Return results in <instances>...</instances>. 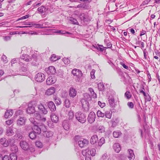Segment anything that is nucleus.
Listing matches in <instances>:
<instances>
[{
  "instance_id": "f257e3e1",
  "label": "nucleus",
  "mask_w": 160,
  "mask_h": 160,
  "mask_svg": "<svg viewBox=\"0 0 160 160\" xmlns=\"http://www.w3.org/2000/svg\"><path fill=\"white\" fill-rule=\"evenodd\" d=\"M82 154L85 158V160H91V156H94L96 154V150L94 148H87L82 151Z\"/></svg>"
},
{
  "instance_id": "f03ea898",
  "label": "nucleus",
  "mask_w": 160,
  "mask_h": 160,
  "mask_svg": "<svg viewBox=\"0 0 160 160\" xmlns=\"http://www.w3.org/2000/svg\"><path fill=\"white\" fill-rule=\"evenodd\" d=\"M76 119L80 123H84L86 121V115L81 112H78L75 113Z\"/></svg>"
},
{
  "instance_id": "7ed1b4c3",
  "label": "nucleus",
  "mask_w": 160,
  "mask_h": 160,
  "mask_svg": "<svg viewBox=\"0 0 160 160\" xmlns=\"http://www.w3.org/2000/svg\"><path fill=\"white\" fill-rule=\"evenodd\" d=\"M79 18L82 21L84 22L90 21L92 19L91 17L87 13H81L79 15Z\"/></svg>"
},
{
  "instance_id": "20e7f679",
  "label": "nucleus",
  "mask_w": 160,
  "mask_h": 160,
  "mask_svg": "<svg viewBox=\"0 0 160 160\" xmlns=\"http://www.w3.org/2000/svg\"><path fill=\"white\" fill-rule=\"evenodd\" d=\"M21 58L26 62H29L32 59H33L36 61V60L37 59V56L36 55L33 54L32 58H31L29 55L27 54H23L21 56Z\"/></svg>"
},
{
  "instance_id": "39448f33",
  "label": "nucleus",
  "mask_w": 160,
  "mask_h": 160,
  "mask_svg": "<svg viewBox=\"0 0 160 160\" xmlns=\"http://www.w3.org/2000/svg\"><path fill=\"white\" fill-rule=\"evenodd\" d=\"M82 107L85 111H87L89 110V102L85 98L82 99L81 100Z\"/></svg>"
},
{
  "instance_id": "423d86ee",
  "label": "nucleus",
  "mask_w": 160,
  "mask_h": 160,
  "mask_svg": "<svg viewBox=\"0 0 160 160\" xmlns=\"http://www.w3.org/2000/svg\"><path fill=\"white\" fill-rule=\"evenodd\" d=\"M35 79V80L38 82H42L45 79V75L43 73H38L36 75Z\"/></svg>"
},
{
  "instance_id": "0eeeda50",
  "label": "nucleus",
  "mask_w": 160,
  "mask_h": 160,
  "mask_svg": "<svg viewBox=\"0 0 160 160\" xmlns=\"http://www.w3.org/2000/svg\"><path fill=\"white\" fill-rule=\"evenodd\" d=\"M26 119L23 117H19L17 120V124L18 126H21L25 125Z\"/></svg>"
},
{
  "instance_id": "6e6552de",
  "label": "nucleus",
  "mask_w": 160,
  "mask_h": 160,
  "mask_svg": "<svg viewBox=\"0 0 160 160\" xmlns=\"http://www.w3.org/2000/svg\"><path fill=\"white\" fill-rule=\"evenodd\" d=\"M96 115L93 112H90L88 115V121L90 123H93L95 121Z\"/></svg>"
},
{
  "instance_id": "1a4fd4ad",
  "label": "nucleus",
  "mask_w": 160,
  "mask_h": 160,
  "mask_svg": "<svg viewBox=\"0 0 160 160\" xmlns=\"http://www.w3.org/2000/svg\"><path fill=\"white\" fill-rule=\"evenodd\" d=\"M21 148L24 150H28L29 148L28 144L25 141L22 140L19 142Z\"/></svg>"
},
{
  "instance_id": "9d476101",
  "label": "nucleus",
  "mask_w": 160,
  "mask_h": 160,
  "mask_svg": "<svg viewBox=\"0 0 160 160\" xmlns=\"http://www.w3.org/2000/svg\"><path fill=\"white\" fill-rule=\"evenodd\" d=\"M48 10V8L44 6H42L38 7L37 9L38 12L42 15H45Z\"/></svg>"
},
{
  "instance_id": "9b49d317",
  "label": "nucleus",
  "mask_w": 160,
  "mask_h": 160,
  "mask_svg": "<svg viewBox=\"0 0 160 160\" xmlns=\"http://www.w3.org/2000/svg\"><path fill=\"white\" fill-rule=\"evenodd\" d=\"M27 112L29 114H33L35 112V107L31 104H29L26 110Z\"/></svg>"
},
{
  "instance_id": "f8f14e48",
  "label": "nucleus",
  "mask_w": 160,
  "mask_h": 160,
  "mask_svg": "<svg viewBox=\"0 0 160 160\" xmlns=\"http://www.w3.org/2000/svg\"><path fill=\"white\" fill-rule=\"evenodd\" d=\"M56 80L54 76L49 77L46 80V83L48 85H50L54 83Z\"/></svg>"
},
{
  "instance_id": "ddd939ff",
  "label": "nucleus",
  "mask_w": 160,
  "mask_h": 160,
  "mask_svg": "<svg viewBox=\"0 0 160 160\" xmlns=\"http://www.w3.org/2000/svg\"><path fill=\"white\" fill-rule=\"evenodd\" d=\"M48 108L52 112L55 111L56 110V107L52 101H49L47 103Z\"/></svg>"
},
{
  "instance_id": "4468645a",
  "label": "nucleus",
  "mask_w": 160,
  "mask_h": 160,
  "mask_svg": "<svg viewBox=\"0 0 160 160\" xmlns=\"http://www.w3.org/2000/svg\"><path fill=\"white\" fill-rule=\"evenodd\" d=\"M69 96L73 98L77 95V91L73 88H70L69 89Z\"/></svg>"
},
{
  "instance_id": "2eb2a0df",
  "label": "nucleus",
  "mask_w": 160,
  "mask_h": 160,
  "mask_svg": "<svg viewBox=\"0 0 160 160\" xmlns=\"http://www.w3.org/2000/svg\"><path fill=\"white\" fill-rule=\"evenodd\" d=\"M56 72L55 68L52 66L49 67L47 70V72L49 75L54 74L56 73Z\"/></svg>"
},
{
  "instance_id": "dca6fc26",
  "label": "nucleus",
  "mask_w": 160,
  "mask_h": 160,
  "mask_svg": "<svg viewBox=\"0 0 160 160\" xmlns=\"http://www.w3.org/2000/svg\"><path fill=\"white\" fill-rule=\"evenodd\" d=\"M72 74L74 76L79 77L82 76V73L81 71L79 69H74L72 71Z\"/></svg>"
},
{
  "instance_id": "f3484780",
  "label": "nucleus",
  "mask_w": 160,
  "mask_h": 160,
  "mask_svg": "<svg viewBox=\"0 0 160 160\" xmlns=\"http://www.w3.org/2000/svg\"><path fill=\"white\" fill-rule=\"evenodd\" d=\"M88 141L85 139H83L78 141V144L80 147L81 148L83 147L86 146L88 143Z\"/></svg>"
},
{
  "instance_id": "a211bd4d",
  "label": "nucleus",
  "mask_w": 160,
  "mask_h": 160,
  "mask_svg": "<svg viewBox=\"0 0 160 160\" xmlns=\"http://www.w3.org/2000/svg\"><path fill=\"white\" fill-rule=\"evenodd\" d=\"M36 124L34 125L32 128V130L34 132L38 134H40L41 131V128L39 127L38 125Z\"/></svg>"
},
{
  "instance_id": "6ab92c4d",
  "label": "nucleus",
  "mask_w": 160,
  "mask_h": 160,
  "mask_svg": "<svg viewBox=\"0 0 160 160\" xmlns=\"http://www.w3.org/2000/svg\"><path fill=\"white\" fill-rule=\"evenodd\" d=\"M55 88L54 87H51L47 89L45 92V94L47 95H51L55 93Z\"/></svg>"
},
{
  "instance_id": "aec40b11",
  "label": "nucleus",
  "mask_w": 160,
  "mask_h": 160,
  "mask_svg": "<svg viewBox=\"0 0 160 160\" xmlns=\"http://www.w3.org/2000/svg\"><path fill=\"white\" fill-rule=\"evenodd\" d=\"M0 142L3 146L7 147L9 145L8 141L5 138H2L0 139Z\"/></svg>"
},
{
  "instance_id": "412c9836",
  "label": "nucleus",
  "mask_w": 160,
  "mask_h": 160,
  "mask_svg": "<svg viewBox=\"0 0 160 160\" xmlns=\"http://www.w3.org/2000/svg\"><path fill=\"white\" fill-rule=\"evenodd\" d=\"M53 132L49 131H45L43 132V135L44 137L49 138L52 137L53 135Z\"/></svg>"
},
{
  "instance_id": "4be33fe9",
  "label": "nucleus",
  "mask_w": 160,
  "mask_h": 160,
  "mask_svg": "<svg viewBox=\"0 0 160 160\" xmlns=\"http://www.w3.org/2000/svg\"><path fill=\"white\" fill-rule=\"evenodd\" d=\"M98 140V136L96 135H93L92 137L90 140V142L92 144L96 143Z\"/></svg>"
},
{
  "instance_id": "5701e85b",
  "label": "nucleus",
  "mask_w": 160,
  "mask_h": 160,
  "mask_svg": "<svg viewBox=\"0 0 160 160\" xmlns=\"http://www.w3.org/2000/svg\"><path fill=\"white\" fill-rule=\"evenodd\" d=\"M129 155L128 157L130 160H132L135 158V155L133 151L131 149L128 150Z\"/></svg>"
},
{
  "instance_id": "b1692460",
  "label": "nucleus",
  "mask_w": 160,
  "mask_h": 160,
  "mask_svg": "<svg viewBox=\"0 0 160 160\" xmlns=\"http://www.w3.org/2000/svg\"><path fill=\"white\" fill-rule=\"evenodd\" d=\"M38 109L41 111L44 114H46L48 112V111L45 108L44 106L42 104L38 105Z\"/></svg>"
},
{
  "instance_id": "393cba45",
  "label": "nucleus",
  "mask_w": 160,
  "mask_h": 160,
  "mask_svg": "<svg viewBox=\"0 0 160 160\" xmlns=\"http://www.w3.org/2000/svg\"><path fill=\"white\" fill-rule=\"evenodd\" d=\"M51 118L52 121L57 123L58 121V117L55 113H52L51 115Z\"/></svg>"
},
{
  "instance_id": "a878e982",
  "label": "nucleus",
  "mask_w": 160,
  "mask_h": 160,
  "mask_svg": "<svg viewBox=\"0 0 160 160\" xmlns=\"http://www.w3.org/2000/svg\"><path fill=\"white\" fill-rule=\"evenodd\" d=\"M113 148L115 151L117 153L119 152L121 149L120 144L118 143H115L113 145Z\"/></svg>"
},
{
  "instance_id": "bb28decb",
  "label": "nucleus",
  "mask_w": 160,
  "mask_h": 160,
  "mask_svg": "<svg viewBox=\"0 0 160 160\" xmlns=\"http://www.w3.org/2000/svg\"><path fill=\"white\" fill-rule=\"evenodd\" d=\"M62 126L64 129L66 130H68L70 128V125L68 121L67 120H65L63 122Z\"/></svg>"
},
{
  "instance_id": "cd10ccee",
  "label": "nucleus",
  "mask_w": 160,
  "mask_h": 160,
  "mask_svg": "<svg viewBox=\"0 0 160 160\" xmlns=\"http://www.w3.org/2000/svg\"><path fill=\"white\" fill-rule=\"evenodd\" d=\"M13 112L12 110H6L4 115V117L6 118H8L12 115Z\"/></svg>"
},
{
  "instance_id": "c85d7f7f",
  "label": "nucleus",
  "mask_w": 160,
  "mask_h": 160,
  "mask_svg": "<svg viewBox=\"0 0 160 160\" xmlns=\"http://www.w3.org/2000/svg\"><path fill=\"white\" fill-rule=\"evenodd\" d=\"M109 103L110 106L112 107H115V103L114 101V99L112 97H109L108 98Z\"/></svg>"
},
{
  "instance_id": "c756f323",
  "label": "nucleus",
  "mask_w": 160,
  "mask_h": 160,
  "mask_svg": "<svg viewBox=\"0 0 160 160\" xmlns=\"http://www.w3.org/2000/svg\"><path fill=\"white\" fill-rule=\"evenodd\" d=\"M14 134L12 128L11 127H9L6 130V135L8 136H11Z\"/></svg>"
},
{
  "instance_id": "7c9ffc66",
  "label": "nucleus",
  "mask_w": 160,
  "mask_h": 160,
  "mask_svg": "<svg viewBox=\"0 0 160 160\" xmlns=\"http://www.w3.org/2000/svg\"><path fill=\"white\" fill-rule=\"evenodd\" d=\"M10 149L11 151L12 152V153H15L17 152L18 151V147L15 144L12 145L11 146Z\"/></svg>"
},
{
  "instance_id": "2f4dec72",
  "label": "nucleus",
  "mask_w": 160,
  "mask_h": 160,
  "mask_svg": "<svg viewBox=\"0 0 160 160\" xmlns=\"http://www.w3.org/2000/svg\"><path fill=\"white\" fill-rule=\"evenodd\" d=\"M121 134L122 133L120 131H114L113 133V136L115 138H118Z\"/></svg>"
},
{
  "instance_id": "473e14b6",
  "label": "nucleus",
  "mask_w": 160,
  "mask_h": 160,
  "mask_svg": "<svg viewBox=\"0 0 160 160\" xmlns=\"http://www.w3.org/2000/svg\"><path fill=\"white\" fill-rule=\"evenodd\" d=\"M88 90L90 92V94L91 96L93 97V98H96L97 97L96 94L94 92V90L93 89L91 88H89Z\"/></svg>"
},
{
  "instance_id": "72a5a7b5",
  "label": "nucleus",
  "mask_w": 160,
  "mask_h": 160,
  "mask_svg": "<svg viewBox=\"0 0 160 160\" xmlns=\"http://www.w3.org/2000/svg\"><path fill=\"white\" fill-rule=\"evenodd\" d=\"M36 133L33 131L29 133V136L31 139H33L36 138Z\"/></svg>"
},
{
  "instance_id": "f704fd0d",
  "label": "nucleus",
  "mask_w": 160,
  "mask_h": 160,
  "mask_svg": "<svg viewBox=\"0 0 160 160\" xmlns=\"http://www.w3.org/2000/svg\"><path fill=\"white\" fill-rule=\"evenodd\" d=\"M54 102L57 105H59L61 104V99L55 97L54 98Z\"/></svg>"
},
{
  "instance_id": "c9c22d12",
  "label": "nucleus",
  "mask_w": 160,
  "mask_h": 160,
  "mask_svg": "<svg viewBox=\"0 0 160 160\" xmlns=\"http://www.w3.org/2000/svg\"><path fill=\"white\" fill-rule=\"evenodd\" d=\"M68 119L69 120H72L74 117V115L73 112L71 110L70 111L68 114Z\"/></svg>"
},
{
  "instance_id": "e433bc0d",
  "label": "nucleus",
  "mask_w": 160,
  "mask_h": 160,
  "mask_svg": "<svg viewBox=\"0 0 160 160\" xmlns=\"http://www.w3.org/2000/svg\"><path fill=\"white\" fill-rule=\"evenodd\" d=\"M10 157L11 160H17V156L14 153H12L10 155Z\"/></svg>"
},
{
  "instance_id": "4c0bfd02",
  "label": "nucleus",
  "mask_w": 160,
  "mask_h": 160,
  "mask_svg": "<svg viewBox=\"0 0 160 160\" xmlns=\"http://www.w3.org/2000/svg\"><path fill=\"white\" fill-rule=\"evenodd\" d=\"M105 142V139L104 138H102L99 141L98 144L99 146L101 147Z\"/></svg>"
},
{
  "instance_id": "58836bf2",
  "label": "nucleus",
  "mask_w": 160,
  "mask_h": 160,
  "mask_svg": "<svg viewBox=\"0 0 160 160\" xmlns=\"http://www.w3.org/2000/svg\"><path fill=\"white\" fill-rule=\"evenodd\" d=\"M64 104L65 106L67 108H68L70 106V103L69 100L68 99H66L64 101Z\"/></svg>"
},
{
  "instance_id": "ea45409f",
  "label": "nucleus",
  "mask_w": 160,
  "mask_h": 160,
  "mask_svg": "<svg viewBox=\"0 0 160 160\" xmlns=\"http://www.w3.org/2000/svg\"><path fill=\"white\" fill-rule=\"evenodd\" d=\"M59 59V58H58V57H56V55L55 54L52 55L50 58V60L53 62L56 61Z\"/></svg>"
},
{
  "instance_id": "a19ab883",
  "label": "nucleus",
  "mask_w": 160,
  "mask_h": 160,
  "mask_svg": "<svg viewBox=\"0 0 160 160\" xmlns=\"http://www.w3.org/2000/svg\"><path fill=\"white\" fill-rule=\"evenodd\" d=\"M107 48L106 47H103V46L102 45H98V46H97L96 47L97 49L98 50L100 51L101 52H102L104 50V48Z\"/></svg>"
},
{
  "instance_id": "79ce46f5",
  "label": "nucleus",
  "mask_w": 160,
  "mask_h": 160,
  "mask_svg": "<svg viewBox=\"0 0 160 160\" xmlns=\"http://www.w3.org/2000/svg\"><path fill=\"white\" fill-rule=\"evenodd\" d=\"M34 115L35 118L39 120L41 119V117L40 115L38 112H36L34 113Z\"/></svg>"
},
{
  "instance_id": "37998d69",
  "label": "nucleus",
  "mask_w": 160,
  "mask_h": 160,
  "mask_svg": "<svg viewBox=\"0 0 160 160\" xmlns=\"http://www.w3.org/2000/svg\"><path fill=\"white\" fill-rule=\"evenodd\" d=\"M105 117L106 118L110 119L111 118L112 114L110 113V111H107L105 113Z\"/></svg>"
},
{
  "instance_id": "c03bdc74",
  "label": "nucleus",
  "mask_w": 160,
  "mask_h": 160,
  "mask_svg": "<svg viewBox=\"0 0 160 160\" xmlns=\"http://www.w3.org/2000/svg\"><path fill=\"white\" fill-rule=\"evenodd\" d=\"M70 20L71 21L72 23L75 24H78V22L77 20L75 18L71 17L70 18Z\"/></svg>"
},
{
  "instance_id": "a18cd8bd",
  "label": "nucleus",
  "mask_w": 160,
  "mask_h": 160,
  "mask_svg": "<svg viewBox=\"0 0 160 160\" xmlns=\"http://www.w3.org/2000/svg\"><path fill=\"white\" fill-rule=\"evenodd\" d=\"M97 115L98 117H103L105 116V114L100 111L97 112Z\"/></svg>"
},
{
  "instance_id": "49530a36",
  "label": "nucleus",
  "mask_w": 160,
  "mask_h": 160,
  "mask_svg": "<svg viewBox=\"0 0 160 160\" xmlns=\"http://www.w3.org/2000/svg\"><path fill=\"white\" fill-rule=\"evenodd\" d=\"M98 89L100 91H102L104 89V86L103 84L101 83L98 84Z\"/></svg>"
},
{
  "instance_id": "de8ad7c7",
  "label": "nucleus",
  "mask_w": 160,
  "mask_h": 160,
  "mask_svg": "<svg viewBox=\"0 0 160 160\" xmlns=\"http://www.w3.org/2000/svg\"><path fill=\"white\" fill-rule=\"evenodd\" d=\"M125 96L127 99H130L131 97V95L130 94V92L127 91L125 93Z\"/></svg>"
},
{
  "instance_id": "09e8293b",
  "label": "nucleus",
  "mask_w": 160,
  "mask_h": 160,
  "mask_svg": "<svg viewBox=\"0 0 160 160\" xmlns=\"http://www.w3.org/2000/svg\"><path fill=\"white\" fill-rule=\"evenodd\" d=\"M36 145L38 148H41L42 147V144L40 141H37L36 142Z\"/></svg>"
},
{
  "instance_id": "8fccbe9b",
  "label": "nucleus",
  "mask_w": 160,
  "mask_h": 160,
  "mask_svg": "<svg viewBox=\"0 0 160 160\" xmlns=\"http://www.w3.org/2000/svg\"><path fill=\"white\" fill-rule=\"evenodd\" d=\"M30 16L29 15H26L25 16H23V17H21L20 18H19L17 20V21H19V20H23V19H26L28 18Z\"/></svg>"
},
{
  "instance_id": "3c124183",
  "label": "nucleus",
  "mask_w": 160,
  "mask_h": 160,
  "mask_svg": "<svg viewBox=\"0 0 160 160\" xmlns=\"http://www.w3.org/2000/svg\"><path fill=\"white\" fill-rule=\"evenodd\" d=\"M1 59L4 62V63H6L7 62V57L5 55H3L2 56Z\"/></svg>"
},
{
  "instance_id": "603ef678",
  "label": "nucleus",
  "mask_w": 160,
  "mask_h": 160,
  "mask_svg": "<svg viewBox=\"0 0 160 160\" xmlns=\"http://www.w3.org/2000/svg\"><path fill=\"white\" fill-rule=\"evenodd\" d=\"M108 157V156L107 155V154L106 153H104L102 155L101 158V160H105Z\"/></svg>"
},
{
  "instance_id": "864d4df0",
  "label": "nucleus",
  "mask_w": 160,
  "mask_h": 160,
  "mask_svg": "<svg viewBox=\"0 0 160 160\" xmlns=\"http://www.w3.org/2000/svg\"><path fill=\"white\" fill-rule=\"evenodd\" d=\"M63 61L65 64H68L70 62V60L67 58H64L63 59Z\"/></svg>"
},
{
  "instance_id": "5fc2aeb1",
  "label": "nucleus",
  "mask_w": 160,
  "mask_h": 160,
  "mask_svg": "<svg viewBox=\"0 0 160 160\" xmlns=\"http://www.w3.org/2000/svg\"><path fill=\"white\" fill-rule=\"evenodd\" d=\"M95 71L94 70H92L91 72V77L92 79H94L95 78L94 74Z\"/></svg>"
},
{
  "instance_id": "6e6d98bb",
  "label": "nucleus",
  "mask_w": 160,
  "mask_h": 160,
  "mask_svg": "<svg viewBox=\"0 0 160 160\" xmlns=\"http://www.w3.org/2000/svg\"><path fill=\"white\" fill-rule=\"evenodd\" d=\"M145 97V100L147 102H149L151 101V98L150 96L149 95H146V96H144Z\"/></svg>"
},
{
  "instance_id": "4d7b16f0",
  "label": "nucleus",
  "mask_w": 160,
  "mask_h": 160,
  "mask_svg": "<svg viewBox=\"0 0 160 160\" xmlns=\"http://www.w3.org/2000/svg\"><path fill=\"white\" fill-rule=\"evenodd\" d=\"M127 105L131 108H133L134 107V104L132 102H128Z\"/></svg>"
},
{
  "instance_id": "13d9d810",
  "label": "nucleus",
  "mask_w": 160,
  "mask_h": 160,
  "mask_svg": "<svg viewBox=\"0 0 160 160\" xmlns=\"http://www.w3.org/2000/svg\"><path fill=\"white\" fill-rule=\"evenodd\" d=\"M98 105L101 108H103L105 106V103L104 102L102 103L100 101H98Z\"/></svg>"
},
{
  "instance_id": "bf43d9fd",
  "label": "nucleus",
  "mask_w": 160,
  "mask_h": 160,
  "mask_svg": "<svg viewBox=\"0 0 160 160\" xmlns=\"http://www.w3.org/2000/svg\"><path fill=\"white\" fill-rule=\"evenodd\" d=\"M13 120L12 119H10V120H8V121H6V124L8 125H11L13 123Z\"/></svg>"
},
{
  "instance_id": "052dcab7",
  "label": "nucleus",
  "mask_w": 160,
  "mask_h": 160,
  "mask_svg": "<svg viewBox=\"0 0 160 160\" xmlns=\"http://www.w3.org/2000/svg\"><path fill=\"white\" fill-rule=\"evenodd\" d=\"M25 25H32V26H39L40 25L39 24H35L33 22H29L28 23H26L25 24Z\"/></svg>"
},
{
  "instance_id": "680f3d73",
  "label": "nucleus",
  "mask_w": 160,
  "mask_h": 160,
  "mask_svg": "<svg viewBox=\"0 0 160 160\" xmlns=\"http://www.w3.org/2000/svg\"><path fill=\"white\" fill-rule=\"evenodd\" d=\"M120 64L125 69H128V67L124 63H123L122 62H120Z\"/></svg>"
},
{
  "instance_id": "e2e57ef3",
  "label": "nucleus",
  "mask_w": 160,
  "mask_h": 160,
  "mask_svg": "<svg viewBox=\"0 0 160 160\" xmlns=\"http://www.w3.org/2000/svg\"><path fill=\"white\" fill-rule=\"evenodd\" d=\"M27 70V68L24 67H22L20 69L21 71L23 72H26Z\"/></svg>"
},
{
  "instance_id": "0e129e2a",
  "label": "nucleus",
  "mask_w": 160,
  "mask_h": 160,
  "mask_svg": "<svg viewBox=\"0 0 160 160\" xmlns=\"http://www.w3.org/2000/svg\"><path fill=\"white\" fill-rule=\"evenodd\" d=\"M18 60V58H14L12 59L11 61L12 64H13L16 62L17 60Z\"/></svg>"
},
{
  "instance_id": "69168bd1",
  "label": "nucleus",
  "mask_w": 160,
  "mask_h": 160,
  "mask_svg": "<svg viewBox=\"0 0 160 160\" xmlns=\"http://www.w3.org/2000/svg\"><path fill=\"white\" fill-rule=\"evenodd\" d=\"M29 120L31 122L34 124V125H35V124H37V122L34 121V119L33 118H29Z\"/></svg>"
},
{
  "instance_id": "338daca9",
  "label": "nucleus",
  "mask_w": 160,
  "mask_h": 160,
  "mask_svg": "<svg viewBox=\"0 0 160 160\" xmlns=\"http://www.w3.org/2000/svg\"><path fill=\"white\" fill-rule=\"evenodd\" d=\"M30 152H33L35 151L34 148L32 147H30L29 146V148L28 149Z\"/></svg>"
},
{
  "instance_id": "774afa93",
  "label": "nucleus",
  "mask_w": 160,
  "mask_h": 160,
  "mask_svg": "<svg viewBox=\"0 0 160 160\" xmlns=\"http://www.w3.org/2000/svg\"><path fill=\"white\" fill-rule=\"evenodd\" d=\"M2 160H9V158L8 156L5 155L3 158H2Z\"/></svg>"
}]
</instances>
